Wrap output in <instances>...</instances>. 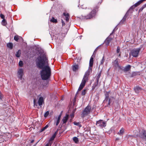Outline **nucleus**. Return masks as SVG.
I'll list each match as a JSON object with an SVG mask.
<instances>
[{"label":"nucleus","instance_id":"obj_43","mask_svg":"<svg viewBox=\"0 0 146 146\" xmlns=\"http://www.w3.org/2000/svg\"><path fill=\"white\" fill-rule=\"evenodd\" d=\"M135 72H133V74H132V75H129V76L130 77H132L133 76L135 75Z\"/></svg>","mask_w":146,"mask_h":146},{"label":"nucleus","instance_id":"obj_19","mask_svg":"<svg viewBox=\"0 0 146 146\" xmlns=\"http://www.w3.org/2000/svg\"><path fill=\"white\" fill-rule=\"evenodd\" d=\"M63 15L65 17V20L67 22L69 20V15L68 13H63Z\"/></svg>","mask_w":146,"mask_h":146},{"label":"nucleus","instance_id":"obj_36","mask_svg":"<svg viewBox=\"0 0 146 146\" xmlns=\"http://www.w3.org/2000/svg\"><path fill=\"white\" fill-rule=\"evenodd\" d=\"M2 25L4 26H5L7 24V23L5 19H3L2 22Z\"/></svg>","mask_w":146,"mask_h":146},{"label":"nucleus","instance_id":"obj_5","mask_svg":"<svg viewBox=\"0 0 146 146\" xmlns=\"http://www.w3.org/2000/svg\"><path fill=\"white\" fill-rule=\"evenodd\" d=\"M91 109V106L88 105L84 109L82 114V116L84 117L90 113Z\"/></svg>","mask_w":146,"mask_h":146},{"label":"nucleus","instance_id":"obj_48","mask_svg":"<svg viewBox=\"0 0 146 146\" xmlns=\"http://www.w3.org/2000/svg\"><path fill=\"white\" fill-rule=\"evenodd\" d=\"M58 131H56L55 133H54V135H55V136H56V135L58 133Z\"/></svg>","mask_w":146,"mask_h":146},{"label":"nucleus","instance_id":"obj_14","mask_svg":"<svg viewBox=\"0 0 146 146\" xmlns=\"http://www.w3.org/2000/svg\"><path fill=\"white\" fill-rule=\"evenodd\" d=\"M68 118V115H66L62 119L61 123L62 124L65 123Z\"/></svg>","mask_w":146,"mask_h":146},{"label":"nucleus","instance_id":"obj_52","mask_svg":"<svg viewBox=\"0 0 146 146\" xmlns=\"http://www.w3.org/2000/svg\"><path fill=\"white\" fill-rule=\"evenodd\" d=\"M119 54L118 55V56L119 57H121V52H119Z\"/></svg>","mask_w":146,"mask_h":146},{"label":"nucleus","instance_id":"obj_20","mask_svg":"<svg viewBox=\"0 0 146 146\" xmlns=\"http://www.w3.org/2000/svg\"><path fill=\"white\" fill-rule=\"evenodd\" d=\"M7 47L11 49L13 48V44L12 43L10 42L7 43Z\"/></svg>","mask_w":146,"mask_h":146},{"label":"nucleus","instance_id":"obj_58","mask_svg":"<svg viewBox=\"0 0 146 146\" xmlns=\"http://www.w3.org/2000/svg\"><path fill=\"white\" fill-rule=\"evenodd\" d=\"M101 3V2L100 4H99V3H98V5H99Z\"/></svg>","mask_w":146,"mask_h":146},{"label":"nucleus","instance_id":"obj_42","mask_svg":"<svg viewBox=\"0 0 146 146\" xmlns=\"http://www.w3.org/2000/svg\"><path fill=\"white\" fill-rule=\"evenodd\" d=\"M0 17L2 19H4L5 16L3 14H1Z\"/></svg>","mask_w":146,"mask_h":146},{"label":"nucleus","instance_id":"obj_46","mask_svg":"<svg viewBox=\"0 0 146 146\" xmlns=\"http://www.w3.org/2000/svg\"><path fill=\"white\" fill-rule=\"evenodd\" d=\"M144 9V8L142 7L139 9V11H142L143 9Z\"/></svg>","mask_w":146,"mask_h":146},{"label":"nucleus","instance_id":"obj_39","mask_svg":"<svg viewBox=\"0 0 146 146\" xmlns=\"http://www.w3.org/2000/svg\"><path fill=\"white\" fill-rule=\"evenodd\" d=\"M49 114V112L48 111H47L45 113L44 115V117H47Z\"/></svg>","mask_w":146,"mask_h":146},{"label":"nucleus","instance_id":"obj_26","mask_svg":"<svg viewBox=\"0 0 146 146\" xmlns=\"http://www.w3.org/2000/svg\"><path fill=\"white\" fill-rule=\"evenodd\" d=\"M124 129L123 128H122L121 130L119 131L118 132V134L119 135H121L124 132Z\"/></svg>","mask_w":146,"mask_h":146},{"label":"nucleus","instance_id":"obj_34","mask_svg":"<svg viewBox=\"0 0 146 146\" xmlns=\"http://www.w3.org/2000/svg\"><path fill=\"white\" fill-rule=\"evenodd\" d=\"M73 123L75 125L78 126L80 127H81L82 126L81 124H80V123L79 122H77L75 121Z\"/></svg>","mask_w":146,"mask_h":146},{"label":"nucleus","instance_id":"obj_18","mask_svg":"<svg viewBox=\"0 0 146 146\" xmlns=\"http://www.w3.org/2000/svg\"><path fill=\"white\" fill-rule=\"evenodd\" d=\"M62 113L61 112L58 116L57 121L56 123V126L58 125V124L59 123L60 121V118H61V115H62Z\"/></svg>","mask_w":146,"mask_h":146},{"label":"nucleus","instance_id":"obj_44","mask_svg":"<svg viewBox=\"0 0 146 146\" xmlns=\"http://www.w3.org/2000/svg\"><path fill=\"white\" fill-rule=\"evenodd\" d=\"M3 98V95L0 91V99H1Z\"/></svg>","mask_w":146,"mask_h":146},{"label":"nucleus","instance_id":"obj_45","mask_svg":"<svg viewBox=\"0 0 146 146\" xmlns=\"http://www.w3.org/2000/svg\"><path fill=\"white\" fill-rule=\"evenodd\" d=\"M70 116H71V118L72 119L74 117V114L73 113L72 114H71V115H70Z\"/></svg>","mask_w":146,"mask_h":146},{"label":"nucleus","instance_id":"obj_49","mask_svg":"<svg viewBox=\"0 0 146 146\" xmlns=\"http://www.w3.org/2000/svg\"><path fill=\"white\" fill-rule=\"evenodd\" d=\"M34 141V140H32L31 142V143L30 144V145H31V143H33Z\"/></svg>","mask_w":146,"mask_h":146},{"label":"nucleus","instance_id":"obj_10","mask_svg":"<svg viewBox=\"0 0 146 146\" xmlns=\"http://www.w3.org/2000/svg\"><path fill=\"white\" fill-rule=\"evenodd\" d=\"M23 69L22 68H20L19 69L18 72V77L21 79L23 76Z\"/></svg>","mask_w":146,"mask_h":146},{"label":"nucleus","instance_id":"obj_41","mask_svg":"<svg viewBox=\"0 0 146 146\" xmlns=\"http://www.w3.org/2000/svg\"><path fill=\"white\" fill-rule=\"evenodd\" d=\"M120 48L119 47H117V53H119V52H120Z\"/></svg>","mask_w":146,"mask_h":146},{"label":"nucleus","instance_id":"obj_38","mask_svg":"<svg viewBox=\"0 0 146 146\" xmlns=\"http://www.w3.org/2000/svg\"><path fill=\"white\" fill-rule=\"evenodd\" d=\"M56 136H55V135L53 134L52 137L50 138L49 140L50 141H52L53 140L55 137Z\"/></svg>","mask_w":146,"mask_h":146},{"label":"nucleus","instance_id":"obj_37","mask_svg":"<svg viewBox=\"0 0 146 146\" xmlns=\"http://www.w3.org/2000/svg\"><path fill=\"white\" fill-rule=\"evenodd\" d=\"M23 64L22 61L20 60L19 62V65L20 67H22L23 66Z\"/></svg>","mask_w":146,"mask_h":146},{"label":"nucleus","instance_id":"obj_28","mask_svg":"<svg viewBox=\"0 0 146 146\" xmlns=\"http://www.w3.org/2000/svg\"><path fill=\"white\" fill-rule=\"evenodd\" d=\"M48 127V125H46L44 127L42 128L41 130L40 131L41 132H42L44 130H45Z\"/></svg>","mask_w":146,"mask_h":146},{"label":"nucleus","instance_id":"obj_7","mask_svg":"<svg viewBox=\"0 0 146 146\" xmlns=\"http://www.w3.org/2000/svg\"><path fill=\"white\" fill-rule=\"evenodd\" d=\"M114 30H113V31L112 33L110 34V35L106 39L105 43L108 46L109 45L111 41L113 39V36L111 37V35L114 32Z\"/></svg>","mask_w":146,"mask_h":146},{"label":"nucleus","instance_id":"obj_29","mask_svg":"<svg viewBox=\"0 0 146 146\" xmlns=\"http://www.w3.org/2000/svg\"><path fill=\"white\" fill-rule=\"evenodd\" d=\"M101 72H100L97 75V76H96V80H99V79H100V77L101 75Z\"/></svg>","mask_w":146,"mask_h":146},{"label":"nucleus","instance_id":"obj_50","mask_svg":"<svg viewBox=\"0 0 146 146\" xmlns=\"http://www.w3.org/2000/svg\"><path fill=\"white\" fill-rule=\"evenodd\" d=\"M62 23L63 25H65V23H64V22L63 21V20L62 19Z\"/></svg>","mask_w":146,"mask_h":146},{"label":"nucleus","instance_id":"obj_47","mask_svg":"<svg viewBox=\"0 0 146 146\" xmlns=\"http://www.w3.org/2000/svg\"><path fill=\"white\" fill-rule=\"evenodd\" d=\"M142 7L144 9L146 7V3L142 6Z\"/></svg>","mask_w":146,"mask_h":146},{"label":"nucleus","instance_id":"obj_13","mask_svg":"<svg viewBox=\"0 0 146 146\" xmlns=\"http://www.w3.org/2000/svg\"><path fill=\"white\" fill-rule=\"evenodd\" d=\"M43 103H44V100L43 97H40L38 101V104L39 106L40 107H42V104Z\"/></svg>","mask_w":146,"mask_h":146},{"label":"nucleus","instance_id":"obj_27","mask_svg":"<svg viewBox=\"0 0 146 146\" xmlns=\"http://www.w3.org/2000/svg\"><path fill=\"white\" fill-rule=\"evenodd\" d=\"M21 54V50H19L17 52V53L16 54V57H19L20 56V55Z\"/></svg>","mask_w":146,"mask_h":146},{"label":"nucleus","instance_id":"obj_23","mask_svg":"<svg viewBox=\"0 0 146 146\" xmlns=\"http://www.w3.org/2000/svg\"><path fill=\"white\" fill-rule=\"evenodd\" d=\"M123 17V19L121 20V21L120 23H123L126 20V18L127 17V16L126 15V14Z\"/></svg>","mask_w":146,"mask_h":146},{"label":"nucleus","instance_id":"obj_4","mask_svg":"<svg viewBox=\"0 0 146 146\" xmlns=\"http://www.w3.org/2000/svg\"><path fill=\"white\" fill-rule=\"evenodd\" d=\"M96 125L98 127L102 128L103 127L106 126V122L100 119L96 121Z\"/></svg>","mask_w":146,"mask_h":146},{"label":"nucleus","instance_id":"obj_17","mask_svg":"<svg viewBox=\"0 0 146 146\" xmlns=\"http://www.w3.org/2000/svg\"><path fill=\"white\" fill-rule=\"evenodd\" d=\"M79 67L78 65L76 64L72 66V69L73 71H76L78 69Z\"/></svg>","mask_w":146,"mask_h":146},{"label":"nucleus","instance_id":"obj_30","mask_svg":"<svg viewBox=\"0 0 146 146\" xmlns=\"http://www.w3.org/2000/svg\"><path fill=\"white\" fill-rule=\"evenodd\" d=\"M87 90V89H85L84 90H83L82 91V95H83V96L85 95L86 93Z\"/></svg>","mask_w":146,"mask_h":146},{"label":"nucleus","instance_id":"obj_57","mask_svg":"<svg viewBox=\"0 0 146 146\" xmlns=\"http://www.w3.org/2000/svg\"><path fill=\"white\" fill-rule=\"evenodd\" d=\"M111 98L113 99H114V98L113 97H111Z\"/></svg>","mask_w":146,"mask_h":146},{"label":"nucleus","instance_id":"obj_60","mask_svg":"<svg viewBox=\"0 0 146 146\" xmlns=\"http://www.w3.org/2000/svg\"><path fill=\"white\" fill-rule=\"evenodd\" d=\"M78 93V92H77V93H76V94H77Z\"/></svg>","mask_w":146,"mask_h":146},{"label":"nucleus","instance_id":"obj_54","mask_svg":"<svg viewBox=\"0 0 146 146\" xmlns=\"http://www.w3.org/2000/svg\"><path fill=\"white\" fill-rule=\"evenodd\" d=\"M45 146H49V144L48 143H47V144Z\"/></svg>","mask_w":146,"mask_h":146},{"label":"nucleus","instance_id":"obj_33","mask_svg":"<svg viewBox=\"0 0 146 146\" xmlns=\"http://www.w3.org/2000/svg\"><path fill=\"white\" fill-rule=\"evenodd\" d=\"M136 7L135 5L134 4L132 6H131L130 8H129V10L127 11V13H128V12L130 11L131 10H133L135 9V8Z\"/></svg>","mask_w":146,"mask_h":146},{"label":"nucleus","instance_id":"obj_56","mask_svg":"<svg viewBox=\"0 0 146 146\" xmlns=\"http://www.w3.org/2000/svg\"><path fill=\"white\" fill-rule=\"evenodd\" d=\"M59 130V129L58 128V129H57L56 131H58V130Z\"/></svg>","mask_w":146,"mask_h":146},{"label":"nucleus","instance_id":"obj_35","mask_svg":"<svg viewBox=\"0 0 146 146\" xmlns=\"http://www.w3.org/2000/svg\"><path fill=\"white\" fill-rule=\"evenodd\" d=\"M105 61V59L104 58V56H103L102 58V59L100 61V64L103 65V64L104 62Z\"/></svg>","mask_w":146,"mask_h":146},{"label":"nucleus","instance_id":"obj_25","mask_svg":"<svg viewBox=\"0 0 146 146\" xmlns=\"http://www.w3.org/2000/svg\"><path fill=\"white\" fill-rule=\"evenodd\" d=\"M123 17V19L121 20V21L120 23H123L126 20V18L127 17V16L126 15V14Z\"/></svg>","mask_w":146,"mask_h":146},{"label":"nucleus","instance_id":"obj_51","mask_svg":"<svg viewBox=\"0 0 146 146\" xmlns=\"http://www.w3.org/2000/svg\"><path fill=\"white\" fill-rule=\"evenodd\" d=\"M98 47H97L96 49L95 50H94V54L95 53V52H96V51H97V50L98 49Z\"/></svg>","mask_w":146,"mask_h":146},{"label":"nucleus","instance_id":"obj_32","mask_svg":"<svg viewBox=\"0 0 146 146\" xmlns=\"http://www.w3.org/2000/svg\"><path fill=\"white\" fill-rule=\"evenodd\" d=\"M50 21L54 23H56L57 22V20L54 19L53 17H52V18L50 19Z\"/></svg>","mask_w":146,"mask_h":146},{"label":"nucleus","instance_id":"obj_8","mask_svg":"<svg viewBox=\"0 0 146 146\" xmlns=\"http://www.w3.org/2000/svg\"><path fill=\"white\" fill-rule=\"evenodd\" d=\"M118 61V59L116 58L113 62V65L116 69L118 68L119 70L122 69L121 66L119 65Z\"/></svg>","mask_w":146,"mask_h":146},{"label":"nucleus","instance_id":"obj_16","mask_svg":"<svg viewBox=\"0 0 146 146\" xmlns=\"http://www.w3.org/2000/svg\"><path fill=\"white\" fill-rule=\"evenodd\" d=\"M99 80H96L94 84L92 87V90H94L96 87L98 85Z\"/></svg>","mask_w":146,"mask_h":146},{"label":"nucleus","instance_id":"obj_59","mask_svg":"<svg viewBox=\"0 0 146 146\" xmlns=\"http://www.w3.org/2000/svg\"><path fill=\"white\" fill-rule=\"evenodd\" d=\"M82 8L83 9H86V8H84V7H82Z\"/></svg>","mask_w":146,"mask_h":146},{"label":"nucleus","instance_id":"obj_15","mask_svg":"<svg viewBox=\"0 0 146 146\" xmlns=\"http://www.w3.org/2000/svg\"><path fill=\"white\" fill-rule=\"evenodd\" d=\"M134 90L135 92L137 93H139L141 90V88L139 87L138 86H137L134 87Z\"/></svg>","mask_w":146,"mask_h":146},{"label":"nucleus","instance_id":"obj_9","mask_svg":"<svg viewBox=\"0 0 146 146\" xmlns=\"http://www.w3.org/2000/svg\"><path fill=\"white\" fill-rule=\"evenodd\" d=\"M139 137L146 141V131L143 130L139 136Z\"/></svg>","mask_w":146,"mask_h":146},{"label":"nucleus","instance_id":"obj_6","mask_svg":"<svg viewBox=\"0 0 146 146\" xmlns=\"http://www.w3.org/2000/svg\"><path fill=\"white\" fill-rule=\"evenodd\" d=\"M141 49V48H138L134 49L131 51V54L134 57H137L138 56L139 52Z\"/></svg>","mask_w":146,"mask_h":146},{"label":"nucleus","instance_id":"obj_22","mask_svg":"<svg viewBox=\"0 0 146 146\" xmlns=\"http://www.w3.org/2000/svg\"><path fill=\"white\" fill-rule=\"evenodd\" d=\"M123 17V19L121 20V21L120 23H123L126 20V18L127 17V16L126 15V14Z\"/></svg>","mask_w":146,"mask_h":146},{"label":"nucleus","instance_id":"obj_53","mask_svg":"<svg viewBox=\"0 0 146 146\" xmlns=\"http://www.w3.org/2000/svg\"><path fill=\"white\" fill-rule=\"evenodd\" d=\"M39 141H38L34 145H33V146H36V144H37V143H38Z\"/></svg>","mask_w":146,"mask_h":146},{"label":"nucleus","instance_id":"obj_55","mask_svg":"<svg viewBox=\"0 0 146 146\" xmlns=\"http://www.w3.org/2000/svg\"><path fill=\"white\" fill-rule=\"evenodd\" d=\"M45 146H49V144L48 143H47V144Z\"/></svg>","mask_w":146,"mask_h":146},{"label":"nucleus","instance_id":"obj_2","mask_svg":"<svg viewBox=\"0 0 146 146\" xmlns=\"http://www.w3.org/2000/svg\"><path fill=\"white\" fill-rule=\"evenodd\" d=\"M94 58L92 57L90 58L89 62V66L88 70L85 72L82 82L78 89V91L82 90L85 85V84L88 80V76L90 74V72L92 71L91 67L93 65Z\"/></svg>","mask_w":146,"mask_h":146},{"label":"nucleus","instance_id":"obj_12","mask_svg":"<svg viewBox=\"0 0 146 146\" xmlns=\"http://www.w3.org/2000/svg\"><path fill=\"white\" fill-rule=\"evenodd\" d=\"M110 93V92H106L105 93V100L106 101H107L108 100H109L108 102V104L110 105V104L111 103V98H109V94Z\"/></svg>","mask_w":146,"mask_h":146},{"label":"nucleus","instance_id":"obj_31","mask_svg":"<svg viewBox=\"0 0 146 146\" xmlns=\"http://www.w3.org/2000/svg\"><path fill=\"white\" fill-rule=\"evenodd\" d=\"M20 36H19L18 35L15 36L14 37V40L17 41H18V40L19 39Z\"/></svg>","mask_w":146,"mask_h":146},{"label":"nucleus","instance_id":"obj_11","mask_svg":"<svg viewBox=\"0 0 146 146\" xmlns=\"http://www.w3.org/2000/svg\"><path fill=\"white\" fill-rule=\"evenodd\" d=\"M122 69H120L124 71V72L126 73L127 72L129 71L130 70L131 68V66L130 65H128L125 66L124 68L121 66Z\"/></svg>","mask_w":146,"mask_h":146},{"label":"nucleus","instance_id":"obj_21","mask_svg":"<svg viewBox=\"0 0 146 146\" xmlns=\"http://www.w3.org/2000/svg\"><path fill=\"white\" fill-rule=\"evenodd\" d=\"M73 140L76 143H78L79 142L78 139L77 137H73Z\"/></svg>","mask_w":146,"mask_h":146},{"label":"nucleus","instance_id":"obj_24","mask_svg":"<svg viewBox=\"0 0 146 146\" xmlns=\"http://www.w3.org/2000/svg\"><path fill=\"white\" fill-rule=\"evenodd\" d=\"M123 17V19L121 20V21L120 23H123L126 20V18L127 17V16L126 15V14Z\"/></svg>","mask_w":146,"mask_h":146},{"label":"nucleus","instance_id":"obj_40","mask_svg":"<svg viewBox=\"0 0 146 146\" xmlns=\"http://www.w3.org/2000/svg\"><path fill=\"white\" fill-rule=\"evenodd\" d=\"M36 101L35 99H34L33 102L34 106L36 107L37 106V104L36 102Z\"/></svg>","mask_w":146,"mask_h":146},{"label":"nucleus","instance_id":"obj_1","mask_svg":"<svg viewBox=\"0 0 146 146\" xmlns=\"http://www.w3.org/2000/svg\"><path fill=\"white\" fill-rule=\"evenodd\" d=\"M36 65L38 68L42 69L40 75L43 80L48 79L51 75V70L48 65V59L45 56L41 57L36 62Z\"/></svg>","mask_w":146,"mask_h":146},{"label":"nucleus","instance_id":"obj_3","mask_svg":"<svg viewBox=\"0 0 146 146\" xmlns=\"http://www.w3.org/2000/svg\"><path fill=\"white\" fill-rule=\"evenodd\" d=\"M98 6L96 7L93 10L86 16H82L80 18L81 19H88L93 17L95 16L96 12L98 11Z\"/></svg>","mask_w":146,"mask_h":146}]
</instances>
